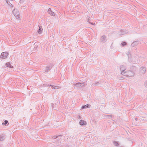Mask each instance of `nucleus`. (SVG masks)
I'll use <instances>...</instances> for the list:
<instances>
[{
  "mask_svg": "<svg viewBox=\"0 0 147 147\" xmlns=\"http://www.w3.org/2000/svg\"><path fill=\"white\" fill-rule=\"evenodd\" d=\"M145 86L147 88V81L145 82Z\"/></svg>",
  "mask_w": 147,
  "mask_h": 147,
  "instance_id": "nucleus-28",
  "label": "nucleus"
},
{
  "mask_svg": "<svg viewBox=\"0 0 147 147\" xmlns=\"http://www.w3.org/2000/svg\"><path fill=\"white\" fill-rule=\"evenodd\" d=\"M120 147H123V146H120Z\"/></svg>",
  "mask_w": 147,
  "mask_h": 147,
  "instance_id": "nucleus-32",
  "label": "nucleus"
},
{
  "mask_svg": "<svg viewBox=\"0 0 147 147\" xmlns=\"http://www.w3.org/2000/svg\"><path fill=\"white\" fill-rule=\"evenodd\" d=\"M113 143L114 144V145L115 146H118L119 145V144L117 142L114 141L113 142Z\"/></svg>",
  "mask_w": 147,
  "mask_h": 147,
  "instance_id": "nucleus-19",
  "label": "nucleus"
},
{
  "mask_svg": "<svg viewBox=\"0 0 147 147\" xmlns=\"http://www.w3.org/2000/svg\"><path fill=\"white\" fill-rule=\"evenodd\" d=\"M73 84L76 86L80 88L84 86L85 84L84 82L82 83H74Z\"/></svg>",
  "mask_w": 147,
  "mask_h": 147,
  "instance_id": "nucleus-2",
  "label": "nucleus"
},
{
  "mask_svg": "<svg viewBox=\"0 0 147 147\" xmlns=\"http://www.w3.org/2000/svg\"><path fill=\"white\" fill-rule=\"evenodd\" d=\"M99 83H97V84H96V85L97 86H99Z\"/></svg>",
  "mask_w": 147,
  "mask_h": 147,
  "instance_id": "nucleus-29",
  "label": "nucleus"
},
{
  "mask_svg": "<svg viewBox=\"0 0 147 147\" xmlns=\"http://www.w3.org/2000/svg\"><path fill=\"white\" fill-rule=\"evenodd\" d=\"M106 37L105 36H102L100 38V41L101 42H105L106 41Z\"/></svg>",
  "mask_w": 147,
  "mask_h": 147,
  "instance_id": "nucleus-9",
  "label": "nucleus"
},
{
  "mask_svg": "<svg viewBox=\"0 0 147 147\" xmlns=\"http://www.w3.org/2000/svg\"><path fill=\"white\" fill-rule=\"evenodd\" d=\"M79 124L81 125H84L86 124V122L84 120H81L80 121Z\"/></svg>",
  "mask_w": 147,
  "mask_h": 147,
  "instance_id": "nucleus-10",
  "label": "nucleus"
},
{
  "mask_svg": "<svg viewBox=\"0 0 147 147\" xmlns=\"http://www.w3.org/2000/svg\"><path fill=\"white\" fill-rule=\"evenodd\" d=\"M135 120H136V121H137L138 120V118H135Z\"/></svg>",
  "mask_w": 147,
  "mask_h": 147,
  "instance_id": "nucleus-30",
  "label": "nucleus"
},
{
  "mask_svg": "<svg viewBox=\"0 0 147 147\" xmlns=\"http://www.w3.org/2000/svg\"><path fill=\"white\" fill-rule=\"evenodd\" d=\"M106 117L107 118L109 119H111L112 118V116L110 115H106Z\"/></svg>",
  "mask_w": 147,
  "mask_h": 147,
  "instance_id": "nucleus-22",
  "label": "nucleus"
},
{
  "mask_svg": "<svg viewBox=\"0 0 147 147\" xmlns=\"http://www.w3.org/2000/svg\"><path fill=\"white\" fill-rule=\"evenodd\" d=\"M90 105L89 104L84 106H82V109H84L90 108Z\"/></svg>",
  "mask_w": 147,
  "mask_h": 147,
  "instance_id": "nucleus-11",
  "label": "nucleus"
},
{
  "mask_svg": "<svg viewBox=\"0 0 147 147\" xmlns=\"http://www.w3.org/2000/svg\"><path fill=\"white\" fill-rule=\"evenodd\" d=\"M23 0H20V1L19 3H18V4H21V3H22V2H23Z\"/></svg>",
  "mask_w": 147,
  "mask_h": 147,
  "instance_id": "nucleus-27",
  "label": "nucleus"
},
{
  "mask_svg": "<svg viewBox=\"0 0 147 147\" xmlns=\"http://www.w3.org/2000/svg\"><path fill=\"white\" fill-rule=\"evenodd\" d=\"M146 71V69L145 68L143 67L140 68L139 69L140 74L141 75L144 74L145 73Z\"/></svg>",
  "mask_w": 147,
  "mask_h": 147,
  "instance_id": "nucleus-5",
  "label": "nucleus"
},
{
  "mask_svg": "<svg viewBox=\"0 0 147 147\" xmlns=\"http://www.w3.org/2000/svg\"><path fill=\"white\" fill-rule=\"evenodd\" d=\"M139 43V42L138 41H136L133 42L131 46V47H133L137 46Z\"/></svg>",
  "mask_w": 147,
  "mask_h": 147,
  "instance_id": "nucleus-12",
  "label": "nucleus"
},
{
  "mask_svg": "<svg viewBox=\"0 0 147 147\" xmlns=\"http://www.w3.org/2000/svg\"><path fill=\"white\" fill-rule=\"evenodd\" d=\"M8 53L6 52H3L1 53L0 55V58L3 59H5L7 57Z\"/></svg>",
  "mask_w": 147,
  "mask_h": 147,
  "instance_id": "nucleus-4",
  "label": "nucleus"
},
{
  "mask_svg": "<svg viewBox=\"0 0 147 147\" xmlns=\"http://www.w3.org/2000/svg\"><path fill=\"white\" fill-rule=\"evenodd\" d=\"M8 0H7V1L6 0V1L7 3L8 4Z\"/></svg>",
  "mask_w": 147,
  "mask_h": 147,
  "instance_id": "nucleus-31",
  "label": "nucleus"
},
{
  "mask_svg": "<svg viewBox=\"0 0 147 147\" xmlns=\"http://www.w3.org/2000/svg\"><path fill=\"white\" fill-rule=\"evenodd\" d=\"M16 18L17 19H19L20 18L19 15H18V16H15Z\"/></svg>",
  "mask_w": 147,
  "mask_h": 147,
  "instance_id": "nucleus-24",
  "label": "nucleus"
},
{
  "mask_svg": "<svg viewBox=\"0 0 147 147\" xmlns=\"http://www.w3.org/2000/svg\"><path fill=\"white\" fill-rule=\"evenodd\" d=\"M7 124H8V121L7 120H5L4 122L2 123V124L3 125H6Z\"/></svg>",
  "mask_w": 147,
  "mask_h": 147,
  "instance_id": "nucleus-17",
  "label": "nucleus"
},
{
  "mask_svg": "<svg viewBox=\"0 0 147 147\" xmlns=\"http://www.w3.org/2000/svg\"><path fill=\"white\" fill-rule=\"evenodd\" d=\"M38 26L39 27V28L37 31V32L39 34H40L42 33L43 29L42 28V27L40 25H39Z\"/></svg>",
  "mask_w": 147,
  "mask_h": 147,
  "instance_id": "nucleus-13",
  "label": "nucleus"
},
{
  "mask_svg": "<svg viewBox=\"0 0 147 147\" xmlns=\"http://www.w3.org/2000/svg\"><path fill=\"white\" fill-rule=\"evenodd\" d=\"M5 65L7 67H9L10 68H13V66L11 65L9 62H7Z\"/></svg>",
  "mask_w": 147,
  "mask_h": 147,
  "instance_id": "nucleus-15",
  "label": "nucleus"
},
{
  "mask_svg": "<svg viewBox=\"0 0 147 147\" xmlns=\"http://www.w3.org/2000/svg\"><path fill=\"white\" fill-rule=\"evenodd\" d=\"M48 12L52 16H55V13L52 11V10L50 8H49L48 9Z\"/></svg>",
  "mask_w": 147,
  "mask_h": 147,
  "instance_id": "nucleus-7",
  "label": "nucleus"
},
{
  "mask_svg": "<svg viewBox=\"0 0 147 147\" xmlns=\"http://www.w3.org/2000/svg\"><path fill=\"white\" fill-rule=\"evenodd\" d=\"M5 135L3 134H2L0 135V140L1 141H3L5 139Z\"/></svg>",
  "mask_w": 147,
  "mask_h": 147,
  "instance_id": "nucleus-14",
  "label": "nucleus"
},
{
  "mask_svg": "<svg viewBox=\"0 0 147 147\" xmlns=\"http://www.w3.org/2000/svg\"><path fill=\"white\" fill-rule=\"evenodd\" d=\"M121 74L123 75L128 77H132L134 75V72L131 71L123 70H122V72Z\"/></svg>",
  "mask_w": 147,
  "mask_h": 147,
  "instance_id": "nucleus-1",
  "label": "nucleus"
},
{
  "mask_svg": "<svg viewBox=\"0 0 147 147\" xmlns=\"http://www.w3.org/2000/svg\"><path fill=\"white\" fill-rule=\"evenodd\" d=\"M128 32V31L127 30L123 29L118 31L117 33L119 34V35H121L126 34Z\"/></svg>",
  "mask_w": 147,
  "mask_h": 147,
  "instance_id": "nucleus-3",
  "label": "nucleus"
},
{
  "mask_svg": "<svg viewBox=\"0 0 147 147\" xmlns=\"http://www.w3.org/2000/svg\"><path fill=\"white\" fill-rule=\"evenodd\" d=\"M126 44H127L126 42H123L122 43H121L122 45L123 46H124Z\"/></svg>",
  "mask_w": 147,
  "mask_h": 147,
  "instance_id": "nucleus-23",
  "label": "nucleus"
},
{
  "mask_svg": "<svg viewBox=\"0 0 147 147\" xmlns=\"http://www.w3.org/2000/svg\"><path fill=\"white\" fill-rule=\"evenodd\" d=\"M50 86H51L52 87V89H57L59 88V86H55L54 85H50Z\"/></svg>",
  "mask_w": 147,
  "mask_h": 147,
  "instance_id": "nucleus-16",
  "label": "nucleus"
},
{
  "mask_svg": "<svg viewBox=\"0 0 147 147\" xmlns=\"http://www.w3.org/2000/svg\"><path fill=\"white\" fill-rule=\"evenodd\" d=\"M87 20L88 22H89L90 21V17L89 16H88V17L87 18Z\"/></svg>",
  "mask_w": 147,
  "mask_h": 147,
  "instance_id": "nucleus-25",
  "label": "nucleus"
},
{
  "mask_svg": "<svg viewBox=\"0 0 147 147\" xmlns=\"http://www.w3.org/2000/svg\"><path fill=\"white\" fill-rule=\"evenodd\" d=\"M13 13L15 16L19 15L20 14L19 11L16 9H14L13 11Z\"/></svg>",
  "mask_w": 147,
  "mask_h": 147,
  "instance_id": "nucleus-8",
  "label": "nucleus"
},
{
  "mask_svg": "<svg viewBox=\"0 0 147 147\" xmlns=\"http://www.w3.org/2000/svg\"><path fill=\"white\" fill-rule=\"evenodd\" d=\"M62 137V136L60 135H58V136H53V138L54 139H56V138H59V137L60 138V137Z\"/></svg>",
  "mask_w": 147,
  "mask_h": 147,
  "instance_id": "nucleus-18",
  "label": "nucleus"
},
{
  "mask_svg": "<svg viewBox=\"0 0 147 147\" xmlns=\"http://www.w3.org/2000/svg\"><path fill=\"white\" fill-rule=\"evenodd\" d=\"M123 67H124V66L123 65L121 66L120 69V70L121 71V72H122V70H126L125 69L123 70Z\"/></svg>",
  "mask_w": 147,
  "mask_h": 147,
  "instance_id": "nucleus-21",
  "label": "nucleus"
},
{
  "mask_svg": "<svg viewBox=\"0 0 147 147\" xmlns=\"http://www.w3.org/2000/svg\"><path fill=\"white\" fill-rule=\"evenodd\" d=\"M53 65H51L47 66L45 69V70L43 71L44 72H47L50 71V70L52 68Z\"/></svg>",
  "mask_w": 147,
  "mask_h": 147,
  "instance_id": "nucleus-6",
  "label": "nucleus"
},
{
  "mask_svg": "<svg viewBox=\"0 0 147 147\" xmlns=\"http://www.w3.org/2000/svg\"><path fill=\"white\" fill-rule=\"evenodd\" d=\"M127 54L128 58L131 57V55L130 52H128L127 53Z\"/></svg>",
  "mask_w": 147,
  "mask_h": 147,
  "instance_id": "nucleus-20",
  "label": "nucleus"
},
{
  "mask_svg": "<svg viewBox=\"0 0 147 147\" xmlns=\"http://www.w3.org/2000/svg\"><path fill=\"white\" fill-rule=\"evenodd\" d=\"M128 61L129 62H132V60L131 59V57L130 58H128Z\"/></svg>",
  "mask_w": 147,
  "mask_h": 147,
  "instance_id": "nucleus-26",
  "label": "nucleus"
}]
</instances>
